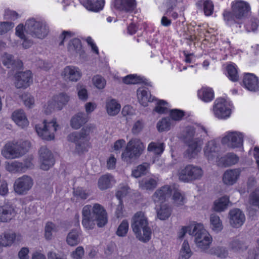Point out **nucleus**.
I'll return each mask as SVG.
<instances>
[{
  "label": "nucleus",
  "mask_w": 259,
  "mask_h": 259,
  "mask_svg": "<svg viewBox=\"0 0 259 259\" xmlns=\"http://www.w3.org/2000/svg\"><path fill=\"white\" fill-rule=\"evenodd\" d=\"M208 136V132L203 126L197 128L187 127L184 135V142L187 147L184 153L185 157L189 159L195 158L201 150L205 138Z\"/></svg>",
  "instance_id": "1"
},
{
  "label": "nucleus",
  "mask_w": 259,
  "mask_h": 259,
  "mask_svg": "<svg viewBox=\"0 0 259 259\" xmlns=\"http://www.w3.org/2000/svg\"><path fill=\"white\" fill-rule=\"evenodd\" d=\"M131 227L136 238L139 240L147 242L151 239L152 231L144 212L139 211L134 215L132 219Z\"/></svg>",
  "instance_id": "2"
},
{
  "label": "nucleus",
  "mask_w": 259,
  "mask_h": 259,
  "mask_svg": "<svg viewBox=\"0 0 259 259\" xmlns=\"http://www.w3.org/2000/svg\"><path fill=\"white\" fill-rule=\"evenodd\" d=\"M173 193L172 199L174 205L180 206L185 203L184 196L174 186L165 185L157 190L152 196L155 203L162 202L170 197Z\"/></svg>",
  "instance_id": "3"
},
{
  "label": "nucleus",
  "mask_w": 259,
  "mask_h": 259,
  "mask_svg": "<svg viewBox=\"0 0 259 259\" xmlns=\"http://www.w3.org/2000/svg\"><path fill=\"white\" fill-rule=\"evenodd\" d=\"M94 127L91 124H88L83 126L79 132H73L68 136V140L75 143L76 150L78 153L87 150L88 137L93 132Z\"/></svg>",
  "instance_id": "4"
},
{
  "label": "nucleus",
  "mask_w": 259,
  "mask_h": 259,
  "mask_svg": "<svg viewBox=\"0 0 259 259\" xmlns=\"http://www.w3.org/2000/svg\"><path fill=\"white\" fill-rule=\"evenodd\" d=\"M24 28L26 33L41 39L45 38L49 32V27L45 21L37 20L34 18L27 20Z\"/></svg>",
  "instance_id": "5"
},
{
  "label": "nucleus",
  "mask_w": 259,
  "mask_h": 259,
  "mask_svg": "<svg viewBox=\"0 0 259 259\" xmlns=\"http://www.w3.org/2000/svg\"><path fill=\"white\" fill-rule=\"evenodd\" d=\"M193 229L189 230V234L195 237V242L202 250L207 249L212 241V238L203 228L202 224H196Z\"/></svg>",
  "instance_id": "6"
},
{
  "label": "nucleus",
  "mask_w": 259,
  "mask_h": 259,
  "mask_svg": "<svg viewBox=\"0 0 259 259\" xmlns=\"http://www.w3.org/2000/svg\"><path fill=\"white\" fill-rule=\"evenodd\" d=\"M144 145L138 139H132L127 144L124 151L122 153V159L128 164L132 163L142 154Z\"/></svg>",
  "instance_id": "7"
},
{
  "label": "nucleus",
  "mask_w": 259,
  "mask_h": 259,
  "mask_svg": "<svg viewBox=\"0 0 259 259\" xmlns=\"http://www.w3.org/2000/svg\"><path fill=\"white\" fill-rule=\"evenodd\" d=\"M27 141L7 143L2 150V155L6 159H15L23 156L27 152Z\"/></svg>",
  "instance_id": "8"
},
{
  "label": "nucleus",
  "mask_w": 259,
  "mask_h": 259,
  "mask_svg": "<svg viewBox=\"0 0 259 259\" xmlns=\"http://www.w3.org/2000/svg\"><path fill=\"white\" fill-rule=\"evenodd\" d=\"M58 126L56 121L52 120L47 122L46 120H44L41 124L35 125V130L38 135L42 139L50 141L54 139V133L57 131Z\"/></svg>",
  "instance_id": "9"
},
{
  "label": "nucleus",
  "mask_w": 259,
  "mask_h": 259,
  "mask_svg": "<svg viewBox=\"0 0 259 259\" xmlns=\"http://www.w3.org/2000/svg\"><path fill=\"white\" fill-rule=\"evenodd\" d=\"M221 147L219 144L214 139L207 141L203 148L204 157L208 161L219 159Z\"/></svg>",
  "instance_id": "10"
},
{
  "label": "nucleus",
  "mask_w": 259,
  "mask_h": 259,
  "mask_svg": "<svg viewBox=\"0 0 259 259\" xmlns=\"http://www.w3.org/2000/svg\"><path fill=\"white\" fill-rule=\"evenodd\" d=\"M33 180L30 176L24 175L18 178L15 182L14 189L19 195L26 194L32 188Z\"/></svg>",
  "instance_id": "11"
},
{
  "label": "nucleus",
  "mask_w": 259,
  "mask_h": 259,
  "mask_svg": "<svg viewBox=\"0 0 259 259\" xmlns=\"http://www.w3.org/2000/svg\"><path fill=\"white\" fill-rule=\"evenodd\" d=\"M221 142L231 148H240L243 146V136L240 132H230L222 138Z\"/></svg>",
  "instance_id": "12"
},
{
  "label": "nucleus",
  "mask_w": 259,
  "mask_h": 259,
  "mask_svg": "<svg viewBox=\"0 0 259 259\" xmlns=\"http://www.w3.org/2000/svg\"><path fill=\"white\" fill-rule=\"evenodd\" d=\"M69 100V97L64 93H61L54 97L52 101L48 103L45 112L47 114L50 113L53 110H60L67 104Z\"/></svg>",
  "instance_id": "13"
},
{
  "label": "nucleus",
  "mask_w": 259,
  "mask_h": 259,
  "mask_svg": "<svg viewBox=\"0 0 259 259\" xmlns=\"http://www.w3.org/2000/svg\"><path fill=\"white\" fill-rule=\"evenodd\" d=\"M91 214L96 220L99 227L104 226L107 223V213L105 208L99 203H95L92 206Z\"/></svg>",
  "instance_id": "14"
},
{
  "label": "nucleus",
  "mask_w": 259,
  "mask_h": 259,
  "mask_svg": "<svg viewBox=\"0 0 259 259\" xmlns=\"http://www.w3.org/2000/svg\"><path fill=\"white\" fill-rule=\"evenodd\" d=\"M213 111L215 116L220 119H225L231 114V109L227 106L226 100L222 98L215 100Z\"/></svg>",
  "instance_id": "15"
},
{
  "label": "nucleus",
  "mask_w": 259,
  "mask_h": 259,
  "mask_svg": "<svg viewBox=\"0 0 259 259\" xmlns=\"http://www.w3.org/2000/svg\"><path fill=\"white\" fill-rule=\"evenodd\" d=\"M40 168L47 170L55 163L53 154L46 146H41L39 150Z\"/></svg>",
  "instance_id": "16"
},
{
  "label": "nucleus",
  "mask_w": 259,
  "mask_h": 259,
  "mask_svg": "<svg viewBox=\"0 0 259 259\" xmlns=\"http://www.w3.org/2000/svg\"><path fill=\"white\" fill-rule=\"evenodd\" d=\"M92 205H87L82 210V225L87 230H92L95 226L96 220L91 214Z\"/></svg>",
  "instance_id": "17"
},
{
  "label": "nucleus",
  "mask_w": 259,
  "mask_h": 259,
  "mask_svg": "<svg viewBox=\"0 0 259 259\" xmlns=\"http://www.w3.org/2000/svg\"><path fill=\"white\" fill-rule=\"evenodd\" d=\"M61 75L66 81L76 82L80 78L82 74L78 67L67 66L64 68Z\"/></svg>",
  "instance_id": "18"
},
{
  "label": "nucleus",
  "mask_w": 259,
  "mask_h": 259,
  "mask_svg": "<svg viewBox=\"0 0 259 259\" xmlns=\"http://www.w3.org/2000/svg\"><path fill=\"white\" fill-rule=\"evenodd\" d=\"M229 215L230 225L234 228L240 227L245 220L244 214L238 208L230 210Z\"/></svg>",
  "instance_id": "19"
},
{
  "label": "nucleus",
  "mask_w": 259,
  "mask_h": 259,
  "mask_svg": "<svg viewBox=\"0 0 259 259\" xmlns=\"http://www.w3.org/2000/svg\"><path fill=\"white\" fill-rule=\"evenodd\" d=\"M16 212L13 204L10 202L0 206V222H8L15 215Z\"/></svg>",
  "instance_id": "20"
},
{
  "label": "nucleus",
  "mask_w": 259,
  "mask_h": 259,
  "mask_svg": "<svg viewBox=\"0 0 259 259\" xmlns=\"http://www.w3.org/2000/svg\"><path fill=\"white\" fill-rule=\"evenodd\" d=\"M243 82L245 88L251 92H256L259 90V80L252 73H246L244 76Z\"/></svg>",
  "instance_id": "21"
},
{
  "label": "nucleus",
  "mask_w": 259,
  "mask_h": 259,
  "mask_svg": "<svg viewBox=\"0 0 259 259\" xmlns=\"http://www.w3.org/2000/svg\"><path fill=\"white\" fill-rule=\"evenodd\" d=\"M15 86L18 89L26 88L32 82L31 72L29 70L19 72L16 77Z\"/></svg>",
  "instance_id": "22"
},
{
  "label": "nucleus",
  "mask_w": 259,
  "mask_h": 259,
  "mask_svg": "<svg viewBox=\"0 0 259 259\" xmlns=\"http://www.w3.org/2000/svg\"><path fill=\"white\" fill-rule=\"evenodd\" d=\"M89 120V116L87 113L84 112H78L73 115L70 119V126L74 129L80 128L83 124Z\"/></svg>",
  "instance_id": "23"
},
{
  "label": "nucleus",
  "mask_w": 259,
  "mask_h": 259,
  "mask_svg": "<svg viewBox=\"0 0 259 259\" xmlns=\"http://www.w3.org/2000/svg\"><path fill=\"white\" fill-rule=\"evenodd\" d=\"M114 7L118 10L131 12L136 7L135 0H114Z\"/></svg>",
  "instance_id": "24"
},
{
  "label": "nucleus",
  "mask_w": 259,
  "mask_h": 259,
  "mask_svg": "<svg viewBox=\"0 0 259 259\" xmlns=\"http://www.w3.org/2000/svg\"><path fill=\"white\" fill-rule=\"evenodd\" d=\"M232 8L235 18L240 19L249 11V6L247 3L240 1L233 5Z\"/></svg>",
  "instance_id": "25"
},
{
  "label": "nucleus",
  "mask_w": 259,
  "mask_h": 259,
  "mask_svg": "<svg viewBox=\"0 0 259 259\" xmlns=\"http://www.w3.org/2000/svg\"><path fill=\"white\" fill-rule=\"evenodd\" d=\"M240 171L239 169L226 170L223 177V182L227 185H232L236 183L239 177Z\"/></svg>",
  "instance_id": "26"
},
{
  "label": "nucleus",
  "mask_w": 259,
  "mask_h": 259,
  "mask_svg": "<svg viewBox=\"0 0 259 259\" xmlns=\"http://www.w3.org/2000/svg\"><path fill=\"white\" fill-rule=\"evenodd\" d=\"M13 56L8 53H5L2 57L4 65L9 68L12 69H20L22 67V62L19 60H14Z\"/></svg>",
  "instance_id": "27"
},
{
  "label": "nucleus",
  "mask_w": 259,
  "mask_h": 259,
  "mask_svg": "<svg viewBox=\"0 0 259 259\" xmlns=\"http://www.w3.org/2000/svg\"><path fill=\"white\" fill-rule=\"evenodd\" d=\"M248 245L242 240L234 238L229 244V248L230 250L236 253H241L247 250Z\"/></svg>",
  "instance_id": "28"
},
{
  "label": "nucleus",
  "mask_w": 259,
  "mask_h": 259,
  "mask_svg": "<svg viewBox=\"0 0 259 259\" xmlns=\"http://www.w3.org/2000/svg\"><path fill=\"white\" fill-rule=\"evenodd\" d=\"M239 157L236 154L229 153L219 158L218 165L220 166H230L237 163Z\"/></svg>",
  "instance_id": "29"
},
{
  "label": "nucleus",
  "mask_w": 259,
  "mask_h": 259,
  "mask_svg": "<svg viewBox=\"0 0 259 259\" xmlns=\"http://www.w3.org/2000/svg\"><path fill=\"white\" fill-rule=\"evenodd\" d=\"M12 119L19 126L24 128L28 125V121L22 110L15 111L12 114Z\"/></svg>",
  "instance_id": "30"
},
{
  "label": "nucleus",
  "mask_w": 259,
  "mask_h": 259,
  "mask_svg": "<svg viewBox=\"0 0 259 259\" xmlns=\"http://www.w3.org/2000/svg\"><path fill=\"white\" fill-rule=\"evenodd\" d=\"M137 96L140 103L144 107L148 106V102L154 100V97L152 98L150 93L143 88H140L137 90Z\"/></svg>",
  "instance_id": "31"
},
{
  "label": "nucleus",
  "mask_w": 259,
  "mask_h": 259,
  "mask_svg": "<svg viewBox=\"0 0 259 259\" xmlns=\"http://www.w3.org/2000/svg\"><path fill=\"white\" fill-rule=\"evenodd\" d=\"M16 234L12 231H7L0 235V245L4 247L11 246L16 239Z\"/></svg>",
  "instance_id": "32"
},
{
  "label": "nucleus",
  "mask_w": 259,
  "mask_h": 259,
  "mask_svg": "<svg viewBox=\"0 0 259 259\" xmlns=\"http://www.w3.org/2000/svg\"><path fill=\"white\" fill-rule=\"evenodd\" d=\"M198 96L203 101L208 102L213 99L214 92L210 88L203 87L198 91Z\"/></svg>",
  "instance_id": "33"
},
{
  "label": "nucleus",
  "mask_w": 259,
  "mask_h": 259,
  "mask_svg": "<svg viewBox=\"0 0 259 259\" xmlns=\"http://www.w3.org/2000/svg\"><path fill=\"white\" fill-rule=\"evenodd\" d=\"M172 209L166 204H161L159 208L157 209V217L160 220H167L171 215Z\"/></svg>",
  "instance_id": "34"
},
{
  "label": "nucleus",
  "mask_w": 259,
  "mask_h": 259,
  "mask_svg": "<svg viewBox=\"0 0 259 259\" xmlns=\"http://www.w3.org/2000/svg\"><path fill=\"white\" fill-rule=\"evenodd\" d=\"M81 232L79 230L72 229L67 237L66 241L70 246L76 245L80 242V235Z\"/></svg>",
  "instance_id": "35"
},
{
  "label": "nucleus",
  "mask_w": 259,
  "mask_h": 259,
  "mask_svg": "<svg viewBox=\"0 0 259 259\" xmlns=\"http://www.w3.org/2000/svg\"><path fill=\"white\" fill-rule=\"evenodd\" d=\"M106 109L108 114L114 116L119 112L120 105L115 99H109L106 102Z\"/></svg>",
  "instance_id": "36"
},
{
  "label": "nucleus",
  "mask_w": 259,
  "mask_h": 259,
  "mask_svg": "<svg viewBox=\"0 0 259 259\" xmlns=\"http://www.w3.org/2000/svg\"><path fill=\"white\" fill-rule=\"evenodd\" d=\"M174 125V121L169 117L162 118L157 123V128L159 132L167 131Z\"/></svg>",
  "instance_id": "37"
},
{
  "label": "nucleus",
  "mask_w": 259,
  "mask_h": 259,
  "mask_svg": "<svg viewBox=\"0 0 259 259\" xmlns=\"http://www.w3.org/2000/svg\"><path fill=\"white\" fill-rule=\"evenodd\" d=\"M81 47L80 40L78 38H73L69 41L68 49V51L71 52H75L81 55L83 52V51L81 50Z\"/></svg>",
  "instance_id": "38"
},
{
  "label": "nucleus",
  "mask_w": 259,
  "mask_h": 259,
  "mask_svg": "<svg viewBox=\"0 0 259 259\" xmlns=\"http://www.w3.org/2000/svg\"><path fill=\"white\" fill-rule=\"evenodd\" d=\"M179 180L184 182H191L190 164L181 168L178 172Z\"/></svg>",
  "instance_id": "39"
},
{
  "label": "nucleus",
  "mask_w": 259,
  "mask_h": 259,
  "mask_svg": "<svg viewBox=\"0 0 259 259\" xmlns=\"http://www.w3.org/2000/svg\"><path fill=\"white\" fill-rule=\"evenodd\" d=\"M229 202V197L223 196L214 202V210L216 211H222L227 208Z\"/></svg>",
  "instance_id": "40"
},
{
  "label": "nucleus",
  "mask_w": 259,
  "mask_h": 259,
  "mask_svg": "<svg viewBox=\"0 0 259 259\" xmlns=\"http://www.w3.org/2000/svg\"><path fill=\"white\" fill-rule=\"evenodd\" d=\"M191 182L200 180L203 175L202 169L196 165L190 164Z\"/></svg>",
  "instance_id": "41"
},
{
  "label": "nucleus",
  "mask_w": 259,
  "mask_h": 259,
  "mask_svg": "<svg viewBox=\"0 0 259 259\" xmlns=\"http://www.w3.org/2000/svg\"><path fill=\"white\" fill-rule=\"evenodd\" d=\"M111 175H105L101 177L98 180V187L101 190H105L111 187L112 180Z\"/></svg>",
  "instance_id": "42"
},
{
  "label": "nucleus",
  "mask_w": 259,
  "mask_h": 259,
  "mask_svg": "<svg viewBox=\"0 0 259 259\" xmlns=\"http://www.w3.org/2000/svg\"><path fill=\"white\" fill-rule=\"evenodd\" d=\"M192 253L187 240H184L180 252L179 259H189Z\"/></svg>",
  "instance_id": "43"
},
{
  "label": "nucleus",
  "mask_w": 259,
  "mask_h": 259,
  "mask_svg": "<svg viewBox=\"0 0 259 259\" xmlns=\"http://www.w3.org/2000/svg\"><path fill=\"white\" fill-rule=\"evenodd\" d=\"M149 167V164L147 162H144L138 165L136 169L132 171V176L137 178L145 175Z\"/></svg>",
  "instance_id": "44"
},
{
  "label": "nucleus",
  "mask_w": 259,
  "mask_h": 259,
  "mask_svg": "<svg viewBox=\"0 0 259 259\" xmlns=\"http://www.w3.org/2000/svg\"><path fill=\"white\" fill-rule=\"evenodd\" d=\"M210 222L212 229L219 232L223 229V226L219 216L212 214L210 217Z\"/></svg>",
  "instance_id": "45"
},
{
  "label": "nucleus",
  "mask_w": 259,
  "mask_h": 259,
  "mask_svg": "<svg viewBox=\"0 0 259 259\" xmlns=\"http://www.w3.org/2000/svg\"><path fill=\"white\" fill-rule=\"evenodd\" d=\"M148 150L153 152L155 154L160 155L164 150V144L163 143L151 142L148 147Z\"/></svg>",
  "instance_id": "46"
},
{
  "label": "nucleus",
  "mask_w": 259,
  "mask_h": 259,
  "mask_svg": "<svg viewBox=\"0 0 259 259\" xmlns=\"http://www.w3.org/2000/svg\"><path fill=\"white\" fill-rule=\"evenodd\" d=\"M157 185V180L150 178L143 180L140 182V186L143 189L152 190L155 189Z\"/></svg>",
  "instance_id": "47"
},
{
  "label": "nucleus",
  "mask_w": 259,
  "mask_h": 259,
  "mask_svg": "<svg viewBox=\"0 0 259 259\" xmlns=\"http://www.w3.org/2000/svg\"><path fill=\"white\" fill-rule=\"evenodd\" d=\"M123 82L125 84H137L144 82V79L137 75L130 74L123 78Z\"/></svg>",
  "instance_id": "48"
},
{
  "label": "nucleus",
  "mask_w": 259,
  "mask_h": 259,
  "mask_svg": "<svg viewBox=\"0 0 259 259\" xmlns=\"http://www.w3.org/2000/svg\"><path fill=\"white\" fill-rule=\"evenodd\" d=\"M249 203L252 206L259 208V187L250 194Z\"/></svg>",
  "instance_id": "49"
},
{
  "label": "nucleus",
  "mask_w": 259,
  "mask_h": 259,
  "mask_svg": "<svg viewBox=\"0 0 259 259\" xmlns=\"http://www.w3.org/2000/svg\"><path fill=\"white\" fill-rule=\"evenodd\" d=\"M22 166V162L15 161L10 163H8L7 165V169L12 172L24 171Z\"/></svg>",
  "instance_id": "50"
},
{
  "label": "nucleus",
  "mask_w": 259,
  "mask_h": 259,
  "mask_svg": "<svg viewBox=\"0 0 259 259\" xmlns=\"http://www.w3.org/2000/svg\"><path fill=\"white\" fill-rule=\"evenodd\" d=\"M128 230V223L126 220H123L118 226L116 234L119 237H124Z\"/></svg>",
  "instance_id": "51"
},
{
  "label": "nucleus",
  "mask_w": 259,
  "mask_h": 259,
  "mask_svg": "<svg viewBox=\"0 0 259 259\" xmlns=\"http://www.w3.org/2000/svg\"><path fill=\"white\" fill-rule=\"evenodd\" d=\"M184 116V112L179 109H172L169 110V118L175 123L176 121L181 120Z\"/></svg>",
  "instance_id": "52"
},
{
  "label": "nucleus",
  "mask_w": 259,
  "mask_h": 259,
  "mask_svg": "<svg viewBox=\"0 0 259 259\" xmlns=\"http://www.w3.org/2000/svg\"><path fill=\"white\" fill-rule=\"evenodd\" d=\"M92 81L94 85L98 89H103L106 83L105 79L101 75H97L93 77Z\"/></svg>",
  "instance_id": "53"
},
{
  "label": "nucleus",
  "mask_w": 259,
  "mask_h": 259,
  "mask_svg": "<svg viewBox=\"0 0 259 259\" xmlns=\"http://www.w3.org/2000/svg\"><path fill=\"white\" fill-rule=\"evenodd\" d=\"M227 71L229 78L233 81H236L238 79V75L236 67L232 65L229 64L227 66Z\"/></svg>",
  "instance_id": "54"
},
{
  "label": "nucleus",
  "mask_w": 259,
  "mask_h": 259,
  "mask_svg": "<svg viewBox=\"0 0 259 259\" xmlns=\"http://www.w3.org/2000/svg\"><path fill=\"white\" fill-rule=\"evenodd\" d=\"M105 1L104 0H97L96 2L92 3L91 5L86 4L87 9L90 11L98 12L102 10L104 6Z\"/></svg>",
  "instance_id": "55"
},
{
  "label": "nucleus",
  "mask_w": 259,
  "mask_h": 259,
  "mask_svg": "<svg viewBox=\"0 0 259 259\" xmlns=\"http://www.w3.org/2000/svg\"><path fill=\"white\" fill-rule=\"evenodd\" d=\"M211 253H213L221 258H226L228 254V250L223 247H217L210 249Z\"/></svg>",
  "instance_id": "56"
},
{
  "label": "nucleus",
  "mask_w": 259,
  "mask_h": 259,
  "mask_svg": "<svg viewBox=\"0 0 259 259\" xmlns=\"http://www.w3.org/2000/svg\"><path fill=\"white\" fill-rule=\"evenodd\" d=\"M167 103L163 100H160L157 102L154 108V111L158 113H165L168 112V108L166 107Z\"/></svg>",
  "instance_id": "57"
},
{
  "label": "nucleus",
  "mask_w": 259,
  "mask_h": 259,
  "mask_svg": "<svg viewBox=\"0 0 259 259\" xmlns=\"http://www.w3.org/2000/svg\"><path fill=\"white\" fill-rule=\"evenodd\" d=\"M203 11L206 16H210L213 11V5L210 0H203Z\"/></svg>",
  "instance_id": "58"
},
{
  "label": "nucleus",
  "mask_w": 259,
  "mask_h": 259,
  "mask_svg": "<svg viewBox=\"0 0 259 259\" xmlns=\"http://www.w3.org/2000/svg\"><path fill=\"white\" fill-rule=\"evenodd\" d=\"M24 105L28 108H31L34 103V98L28 93H24L21 96Z\"/></svg>",
  "instance_id": "59"
},
{
  "label": "nucleus",
  "mask_w": 259,
  "mask_h": 259,
  "mask_svg": "<svg viewBox=\"0 0 259 259\" xmlns=\"http://www.w3.org/2000/svg\"><path fill=\"white\" fill-rule=\"evenodd\" d=\"M14 27V23L12 22H0V34L7 33Z\"/></svg>",
  "instance_id": "60"
},
{
  "label": "nucleus",
  "mask_w": 259,
  "mask_h": 259,
  "mask_svg": "<svg viewBox=\"0 0 259 259\" xmlns=\"http://www.w3.org/2000/svg\"><path fill=\"white\" fill-rule=\"evenodd\" d=\"M55 225L51 222L47 223L45 227L46 238L47 239H51L52 238L53 233L55 232Z\"/></svg>",
  "instance_id": "61"
},
{
  "label": "nucleus",
  "mask_w": 259,
  "mask_h": 259,
  "mask_svg": "<svg viewBox=\"0 0 259 259\" xmlns=\"http://www.w3.org/2000/svg\"><path fill=\"white\" fill-rule=\"evenodd\" d=\"M77 90L78 91V96L79 99L86 101L88 98L87 90L85 88L78 83L77 85Z\"/></svg>",
  "instance_id": "62"
},
{
  "label": "nucleus",
  "mask_w": 259,
  "mask_h": 259,
  "mask_svg": "<svg viewBox=\"0 0 259 259\" xmlns=\"http://www.w3.org/2000/svg\"><path fill=\"white\" fill-rule=\"evenodd\" d=\"M166 11L165 12V14L168 17H170V15L171 13L174 12L172 11L176 7L177 5V1L176 0H168L166 2Z\"/></svg>",
  "instance_id": "63"
},
{
  "label": "nucleus",
  "mask_w": 259,
  "mask_h": 259,
  "mask_svg": "<svg viewBox=\"0 0 259 259\" xmlns=\"http://www.w3.org/2000/svg\"><path fill=\"white\" fill-rule=\"evenodd\" d=\"M84 254V249L82 247H77L75 250L72 253V256L74 259H80Z\"/></svg>",
  "instance_id": "64"
}]
</instances>
